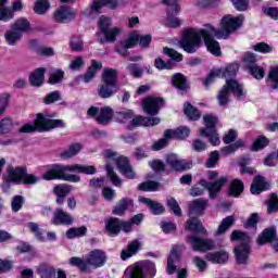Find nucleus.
Wrapping results in <instances>:
<instances>
[{
  "mask_svg": "<svg viewBox=\"0 0 278 278\" xmlns=\"http://www.w3.org/2000/svg\"><path fill=\"white\" fill-rule=\"evenodd\" d=\"M207 25H204L201 29L187 28L182 33V38L179 42L181 49L187 53H197L201 46L203 45V39L205 47L212 55L216 58L220 56V43L214 39L216 37L215 33L205 31Z\"/></svg>",
  "mask_w": 278,
  "mask_h": 278,
  "instance_id": "obj_1",
  "label": "nucleus"
},
{
  "mask_svg": "<svg viewBox=\"0 0 278 278\" xmlns=\"http://www.w3.org/2000/svg\"><path fill=\"white\" fill-rule=\"evenodd\" d=\"M105 252L101 250H93L87 256V266H93V268H101L105 264Z\"/></svg>",
  "mask_w": 278,
  "mask_h": 278,
  "instance_id": "obj_22",
  "label": "nucleus"
},
{
  "mask_svg": "<svg viewBox=\"0 0 278 278\" xmlns=\"http://www.w3.org/2000/svg\"><path fill=\"white\" fill-rule=\"evenodd\" d=\"M113 118L119 124L128 123V129H134V127H155V125H160V117L134 116V111L131 110L116 112Z\"/></svg>",
  "mask_w": 278,
  "mask_h": 278,
  "instance_id": "obj_3",
  "label": "nucleus"
},
{
  "mask_svg": "<svg viewBox=\"0 0 278 278\" xmlns=\"http://www.w3.org/2000/svg\"><path fill=\"white\" fill-rule=\"evenodd\" d=\"M243 21L244 17L242 15H225L220 20V29L212 26L211 24H206V29L204 31L215 34V38L227 39L229 36H231V34L242 26Z\"/></svg>",
  "mask_w": 278,
  "mask_h": 278,
  "instance_id": "obj_4",
  "label": "nucleus"
},
{
  "mask_svg": "<svg viewBox=\"0 0 278 278\" xmlns=\"http://www.w3.org/2000/svg\"><path fill=\"white\" fill-rule=\"evenodd\" d=\"M37 273L41 278H55V268L49 265H40Z\"/></svg>",
  "mask_w": 278,
  "mask_h": 278,
  "instance_id": "obj_44",
  "label": "nucleus"
},
{
  "mask_svg": "<svg viewBox=\"0 0 278 278\" xmlns=\"http://www.w3.org/2000/svg\"><path fill=\"white\" fill-rule=\"evenodd\" d=\"M71 190H73V187L71 185L62 184V185H56L53 188V192L55 197H68Z\"/></svg>",
  "mask_w": 278,
  "mask_h": 278,
  "instance_id": "obj_54",
  "label": "nucleus"
},
{
  "mask_svg": "<svg viewBox=\"0 0 278 278\" xmlns=\"http://www.w3.org/2000/svg\"><path fill=\"white\" fill-rule=\"evenodd\" d=\"M185 229L187 231H193L199 233H205V228L203 224L195 216H189V219L186 222Z\"/></svg>",
  "mask_w": 278,
  "mask_h": 278,
  "instance_id": "obj_31",
  "label": "nucleus"
},
{
  "mask_svg": "<svg viewBox=\"0 0 278 278\" xmlns=\"http://www.w3.org/2000/svg\"><path fill=\"white\" fill-rule=\"evenodd\" d=\"M233 216H228L226 218H224L215 233V236H220L223 233H225V231H227V229H229V227H231V225H233Z\"/></svg>",
  "mask_w": 278,
  "mask_h": 278,
  "instance_id": "obj_55",
  "label": "nucleus"
},
{
  "mask_svg": "<svg viewBox=\"0 0 278 278\" xmlns=\"http://www.w3.org/2000/svg\"><path fill=\"white\" fill-rule=\"evenodd\" d=\"M170 136L166 137V130L164 132V137L154 141L151 146L152 151H162V149H166L168 147V142H170Z\"/></svg>",
  "mask_w": 278,
  "mask_h": 278,
  "instance_id": "obj_46",
  "label": "nucleus"
},
{
  "mask_svg": "<svg viewBox=\"0 0 278 278\" xmlns=\"http://www.w3.org/2000/svg\"><path fill=\"white\" fill-rule=\"evenodd\" d=\"M242 147H244V141H242V139H239L235 143L222 148L220 151L223 155H231V153H236V151Z\"/></svg>",
  "mask_w": 278,
  "mask_h": 278,
  "instance_id": "obj_52",
  "label": "nucleus"
},
{
  "mask_svg": "<svg viewBox=\"0 0 278 278\" xmlns=\"http://www.w3.org/2000/svg\"><path fill=\"white\" fill-rule=\"evenodd\" d=\"M62 79H64V71L52 70L49 73L48 84H50L51 86H55V84H60V81H62Z\"/></svg>",
  "mask_w": 278,
  "mask_h": 278,
  "instance_id": "obj_43",
  "label": "nucleus"
},
{
  "mask_svg": "<svg viewBox=\"0 0 278 278\" xmlns=\"http://www.w3.org/2000/svg\"><path fill=\"white\" fill-rule=\"evenodd\" d=\"M239 70H240V65H238V63H232L226 66L225 68H218L217 71H222L224 73L222 78L225 77L227 81V79H236L233 77L238 74Z\"/></svg>",
  "mask_w": 278,
  "mask_h": 278,
  "instance_id": "obj_39",
  "label": "nucleus"
},
{
  "mask_svg": "<svg viewBox=\"0 0 278 278\" xmlns=\"http://www.w3.org/2000/svg\"><path fill=\"white\" fill-rule=\"evenodd\" d=\"M206 262L211 264H227L229 262V252L222 250L217 252H210L205 255Z\"/></svg>",
  "mask_w": 278,
  "mask_h": 278,
  "instance_id": "obj_24",
  "label": "nucleus"
},
{
  "mask_svg": "<svg viewBox=\"0 0 278 278\" xmlns=\"http://www.w3.org/2000/svg\"><path fill=\"white\" fill-rule=\"evenodd\" d=\"M203 123L205 128L202 129H205L206 131H214L216 130V125H218V117L214 114H205L203 116Z\"/></svg>",
  "mask_w": 278,
  "mask_h": 278,
  "instance_id": "obj_41",
  "label": "nucleus"
},
{
  "mask_svg": "<svg viewBox=\"0 0 278 278\" xmlns=\"http://www.w3.org/2000/svg\"><path fill=\"white\" fill-rule=\"evenodd\" d=\"M64 127V121L51 119L49 115L38 113L34 124H25L20 128V134H34V131H50V129H58Z\"/></svg>",
  "mask_w": 278,
  "mask_h": 278,
  "instance_id": "obj_5",
  "label": "nucleus"
},
{
  "mask_svg": "<svg viewBox=\"0 0 278 278\" xmlns=\"http://www.w3.org/2000/svg\"><path fill=\"white\" fill-rule=\"evenodd\" d=\"M187 242L191 244L193 251L205 253V251H214L216 243L212 239H201L194 235L187 238Z\"/></svg>",
  "mask_w": 278,
  "mask_h": 278,
  "instance_id": "obj_15",
  "label": "nucleus"
},
{
  "mask_svg": "<svg viewBox=\"0 0 278 278\" xmlns=\"http://www.w3.org/2000/svg\"><path fill=\"white\" fill-rule=\"evenodd\" d=\"M147 273L149 277L153 278L157 275V268L155 263L151 261H140L129 265L125 271V278H147Z\"/></svg>",
  "mask_w": 278,
  "mask_h": 278,
  "instance_id": "obj_9",
  "label": "nucleus"
},
{
  "mask_svg": "<svg viewBox=\"0 0 278 278\" xmlns=\"http://www.w3.org/2000/svg\"><path fill=\"white\" fill-rule=\"evenodd\" d=\"M230 240L231 242L240 243L235 248L237 264H247L249 262V255H251V237L240 230H233L230 235Z\"/></svg>",
  "mask_w": 278,
  "mask_h": 278,
  "instance_id": "obj_8",
  "label": "nucleus"
},
{
  "mask_svg": "<svg viewBox=\"0 0 278 278\" xmlns=\"http://www.w3.org/2000/svg\"><path fill=\"white\" fill-rule=\"evenodd\" d=\"M179 260V253L177 252V248H174L170 251L169 257L167 260V274L173 275L177 270V266H175V262Z\"/></svg>",
  "mask_w": 278,
  "mask_h": 278,
  "instance_id": "obj_40",
  "label": "nucleus"
},
{
  "mask_svg": "<svg viewBox=\"0 0 278 278\" xmlns=\"http://www.w3.org/2000/svg\"><path fill=\"white\" fill-rule=\"evenodd\" d=\"M268 188H270V184L266 181V178L258 176L254 178L250 191L252 194H261V192L268 190Z\"/></svg>",
  "mask_w": 278,
  "mask_h": 278,
  "instance_id": "obj_28",
  "label": "nucleus"
},
{
  "mask_svg": "<svg viewBox=\"0 0 278 278\" xmlns=\"http://www.w3.org/2000/svg\"><path fill=\"white\" fill-rule=\"evenodd\" d=\"M184 112L189 121H199L201 118V112L190 103H185Z\"/></svg>",
  "mask_w": 278,
  "mask_h": 278,
  "instance_id": "obj_42",
  "label": "nucleus"
},
{
  "mask_svg": "<svg viewBox=\"0 0 278 278\" xmlns=\"http://www.w3.org/2000/svg\"><path fill=\"white\" fill-rule=\"evenodd\" d=\"M172 84L177 88L178 90H186L188 88V83L186 81V77H184L181 74H175L172 77Z\"/></svg>",
  "mask_w": 278,
  "mask_h": 278,
  "instance_id": "obj_48",
  "label": "nucleus"
},
{
  "mask_svg": "<svg viewBox=\"0 0 278 278\" xmlns=\"http://www.w3.org/2000/svg\"><path fill=\"white\" fill-rule=\"evenodd\" d=\"M266 242H270L275 251H278V238H277V230L271 227L267 228L263 231L262 235L257 238V244H266Z\"/></svg>",
  "mask_w": 278,
  "mask_h": 278,
  "instance_id": "obj_20",
  "label": "nucleus"
},
{
  "mask_svg": "<svg viewBox=\"0 0 278 278\" xmlns=\"http://www.w3.org/2000/svg\"><path fill=\"white\" fill-rule=\"evenodd\" d=\"M268 144H270V140L267 137L258 136L252 144V151H262V149H266Z\"/></svg>",
  "mask_w": 278,
  "mask_h": 278,
  "instance_id": "obj_47",
  "label": "nucleus"
},
{
  "mask_svg": "<svg viewBox=\"0 0 278 278\" xmlns=\"http://www.w3.org/2000/svg\"><path fill=\"white\" fill-rule=\"evenodd\" d=\"M207 208V200L197 199L189 205V216H202Z\"/></svg>",
  "mask_w": 278,
  "mask_h": 278,
  "instance_id": "obj_26",
  "label": "nucleus"
},
{
  "mask_svg": "<svg viewBox=\"0 0 278 278\" xmlns=\"http://www.w3.org/2000/svg\"><path fill=\"white\" fill-rule=\"evenodd\" d=\"M152 40L153 36H151V34L142 35L140 30H132L117 47V52L125 58L127 55V49H134L136 45H139L141 49H149V47H151Z\"/></svg>",
  "mask_w": 278,
  "mask_h": 278,
  "instance_id": "obj_7",
  "label": "nucleus"
},
{
  "mask_svg": "<svg viewBox=\"0 0 278 278\" xmlns=\"http://www.w3.org/2000/svg\"><path fill=\"white\" fill-rule=\"evenodd\" d=\"M7 173V181H11L16 186L21 184L34 186L40 181L39 176H37L36 174H28L25 167H9Z\"/></svg>",
  "mask_w": 278,
  "mask_h": 278,
  "instance_id": "obj_10",
  "label": "nucleus"
},
{
  "mask_svg": "<svg viewBox=\"0 0 278 278\" xmlns=\"http://www.w3.org/2000/svg\"><path fill=\"white\" fill-rule=\"evenodd\" d=\"M134 206V200L131 199H122L113 208V214L115 216H123L129 207Z\"/></svg>",
  "mask_w": 278,
  "mask_h": 278,
  "instance_id": "obj_33",
  "label": "nucleus"
},
{
  "mask_svg": "<svg viewBox=\"0 0 278 278\" xmlns=\"http://www.w3.org/2000/svg\"><path fill=\"white\" fill-rule=\"evenodd\" d=\"M12 127H14V123L10 118L5 117L0 121V134H10Z\"/></svg>",
  "mask_w": 278,
  "mask_h": 278,
  "instance_id": "obj_61",
  "label": "nucleus"
},
{
  "mask_svg": "<svg viewBox=\"0 0 278 278\" xmlns=\"http://www.w3.org/2000/svg\"><path fill=\"white\" fill-rule=\"evenodd\" d=\"M118 90H121L119 86L102 83L98 89V94L101 99H110L111 97H114Z\"/></svg>",
  "mask_w": 278,
  "mask_h": 278,
  "instance_id": "obj_29",
  "label": "nucleus"
},
{
  "mask_svg": "<svg viewBox=\"0 0 278 278\" xmlns=\"http://www.w3.org/2000/svg\"><path fill=\"white\" fill-rule=\"evenodd\" d=\"M242 190H244V184L241 180L235 179L230 185L229 193L231 197H240Z\"/></svg>",
  "mask_w": 278,
  "mask_h": 278,
  "instance_id": "obj_51",
  "label": "nucleus"
},
{
  "mask_svg": "<svg viewBox=\"0 0 278 278\" xmlns=\"http://www.w3.org/2000/svg\"><path fill=\"white\" fill-rule=\"evenodd\" d=\"M5 1L7 0H0V3H5ZM11 18H14V12H12V9L9 7H0V21L8 23Z\"/></svg>",
  "mask_w": 278,
  "mask_h": 278,
  "instance_id": "obj_50",
  "label": "nucleus"
},
{
  "mask_svg": "<svg viewBox=\"0 0 278 278\" xmlns=\"http://www.w3.org/2000/svg\"><path fill=\"white\" fill-rule=\"evenodd\" d=\"M165 136L173 140H186L188 136H190V128L187 126H179L176 129H167L165 130Z\"/></svg>",
  "mask_w": 278,
  "mask_h": 278,
  "instance_id": "obj_27",
  "label": "nucleus"
},
{
  "mask_svg": "<svg viewBox=\"0 0 278 278\" xmlns=\"http://www.w3.org/2000/svg\"><path fill=\"white\" fill-rule=\"evenodd\" d=\"M86 233H88V228H86V226H81L78 228H71L66 231V238H70V239L81 238Z\"/></svg>",
  "mask_w": 278,
  "mask_h": 278,
  "instance_id": "obj_49",
  "label": "nucleus"
},
{
  "mask_svg": "<svg viewBox=\"0 0 278 278\" xmlns=\"http://www.w3.org/2000/svg\"><path fill=\"white\" fill-rule=\"evenodd\" d=\"M23 203H25V198H23V195H14L11 202V207L13 212L21 211V207H23Z\"/></svg>",
  "mask_w": 278,
  "mask_h": 278,
  "instance_id": "obj_63",
  "label": "nucleus"
},
{
  "mask_svg": "<svg viewBox=\"0 0 278 278\" xmlns=\"http://www.w3.org/2000/svg\"><path fill=\"white\" fill-rule=\"evenodd\" d=\"M116 79H118V72H116V70L104 68L102 74V84H109L110 86H118Z\"/></svg>",
  "mask_w": 278,
  "mask_h": 278,
  "instance_id": "obj_34",
  "label": "nucleus"
},
{
  "mask_svg": "<svg viewBox=\"0 0 278 278\" xmlns=\"http://www.w3.org/2000/svg\"><path fill=\"white\" fill-rule=\"evenodd\" d=\"M253 50L257 53H273V47L266 42H258L253 46Z\"/></svg>",
  "mask_w": 278,
  "mask_h": 278,
  "instance_id": "obj_64",
  "label": "nucleus"
},
{
  "mask_svg": "<svg viewBox=\"0 0 278 278\" xmlns=\"http://www.w3.org/2000/svg\"><path fill=\"white\" fill-rule=\"evenodd\" d=\"M103 5L116 8V5H118V0H93L90 8L85 11L86 16H97Z\"/></svg>",
  "mask_w": 278,
  "mask_h": 278,
  "instance_id": "obj_19",
  "label": "nucleus"
},
{
  "mask_svg": "<svg viewBox=\"0 0 278 278\" xmlns=\"http://www.w3.org/2000/svg\"><path fill=\"white\" fill-rule=\"evenodd\" d=\"M166 164L174 170H188L190 168V163H187L186 160H180L177 154L173 153L166 156Z\"/></svg>",
  "mask_w": 278,
  "mask_h": 278,
  "instance_id": "obj_23",
  "label": "nucleus"
},
{
  "mask_svg": "<svg viewBox=\"0 0 278 278\" xmlns=\"http://www.w3.org/2000/svg\"><path fill=\"white\" fill-rule=\"evenodd\" d=\"M163 3L164 5H168L169 8L167 11V20L165 22V25H167V27H179L181 25V21L175 17V15L180 12L177 0H163Z\"/></svg>",
  "mask_w": 278,
  "mask_h": 278,
  "instance_id": "obj_16",
  "label": "nucleus"
},
{
  "mask_svg": "<svg viewBox=\"0 0 278 278\" xmlns=\"http://www.w3.org/2000/svg\"><path fill=\"white\" fill-rule=\"evenodd\" d=\"M13 27L16 31H20V34L29 31V22L26 18H20L13 24Z\"/></svg>",
  "mask_w": 278,
  "mask_h": 278,
  "instance_id": "obj_59",
  "label": "nucleus"
},
{
  "mask_svg": "<svg viewBox=\"0 0 278 278\" xmlns=\"http://www.w3.org/2000/svg\"><path fill=\"white\" fill-rule=\"evenodd\" d=\"M106 172L109 175V178L111 179L113 186H116L117 188H121L123 186V180L114 173V169H112L111 165H106Z\"/></svg>",
  "mask_w": 278,
  "mask_h": 278,
  "instance_id": "obj_60",
  "label": "nucleus"
},
{
  "mask_svg": "<svg viewBox=\"0 0 278 278\" xmlns=\"http://www.w3.org/2000/svg\"><path fill=\"white\" fill-rule=\"evenodd\" d=\"M225 74L223 71L215 70L208 74V76L203 80V85L208 88V86H212L216 79L223 78Z\"/></svg>",
  "mask_w": 278,
  "mask_h": 278,
  "instance_id": "obj_53",
  "label": "nucleus"
},
{
  "mask_svg": "<svg viewBox=\"0 0 278 278\" xmlns=\"http://www.w3.org/2000/svg\"><path fill=\"white\" fill-rule=\"evenodd\" d=\"M227 184L226 177H219L215 182L211 184L205 179L200 180V184L193 187L190 191L191 197H201L205 192L208 191L211 199H216L218 197V192H220V188H223Z\"/></svg>",
  "mask_w": 278,
  "mask_h": 278,
  "instance_id": "obj_11",
  "label": "nucleus"
},
{
  "mask_svg": "<svg viewBox=\"0 0 278 278\" xmlns=\"http://www.w3.org/2000/svg\"><path fill=\"white\" fill-rule=\"evenodd\" d=\"M105 156L108 160L115 162L119 173L124 175L126 179H136V173L134 172V168H131V165H129V160H127V157L118 156V154L112 150H106Z\"/></svg>",
  "mask_w": 278,
  "mask_h": 278,
  "instance_id": "obj_13",
  "label": "nucleus"
},
{
  "mask_svg": "<svg viewBox=\"0 0 278 278\" xmlns=\"http://www.w3.org/2000/svg\"><path fill=\"white\" fill-rule=\"evenodd\" d=\"M50 8H51V3L49 2V0H38L35 3L34 12L40 15L47 14Z\"/></svg>",
  "mask_w": 278,
  "mask_h": 278,
  "instance_id": "obj_45",
  "label": "nucleus"
},
{
  "mask_svg": "<svg viewBox=\"0 0 278 278\" xmlns=\"http://www.w3.org/2000/svg\"><path fill=\"white\" fill-rule=\"evenodd\" d=\"M139 203H143L144 205H148L152 214H155V215L164 214V206L157 202L152 201L151 199L139 197Z\"/></svg>",
  "mask_w": 278,
  "mask_h": 278,
  "instance_id": "obj_35",
  "label": "nucleus"
},
{
  "mask_svg": "<svg viewBox=\"0 0 278 278\" xmlns=\"http://www.w3.org/2000/svg\"><path fill=\"white\" fill-rule=\"evenodd\" d=\"M70 265L76 266V268H79L80 270H83V273L88 271V262L81 260L80 257L70 258Z\"/></svg>",
  "mask_w": 278,
  "mask_h": 278,
  "instance_id": "obj_56",
  "label": "nucleus"
},
{
  "mask_svg": "<svg viewBox=\"0 0 278 278\" xmlns=\"http://www.w3.org/2000/svg\"><path fill=\"white\" fill-rule=\"evenodd\" d=\"M105 229L111 236H118L121 232V219L110 218L105 224Z\"/></svg>",
  "mask_w": 278,
  "mask_h": 278,
  "instance_id": "obj_36",
  "label": "nucleus"
},
{
  "mask_svg": "<svg viewBox=\"0 0 278 278\" xmlns=\"http://www.w3.org/2000/svg\"><path fill=\"white\" fill-rule=\"evenodd\" d=\"M162 105H164V100L162 98L148 97L143 100V111L147 114H157Z\"/></svg>",
  "mask_w": 278,
  "mask_h": 278,
  "instance_id": "obj_21",
  "label": "nucleus"
},
{
  "mask_svg": "<svg viewBox=\"0 0 278 278\" xmlns=\"http://www.w3.org/2000/svg\"><path fill=\"white\" fill-rule=\"evenodd\" d=\"M21 38H23V34L16 30L13 26L4 33V40L10 47L18 45V42H21Z\"/></svg>",
  "mask_w": 278,
  "mask_h": 278,
  "instance_id": "obj_30",
  "label": "nucleus"
},
{
  "mask_svg": "<svg viewBox=\"0 0 278 278\" xmlns=\"http://www.w3.org/2000/svg\"><path fill=\"white\" fill-rule=\"evenodd\" d=\"M29 83L35 88H40V86H42L45 84V68L40 67V68L35 70L29 75Z\"/></svg>",
  "mask_w": 278,
  "mask_h": 278,
  "instance_id": "obj_32",
  "label": "nucleus"
},
{
  "mask_svg": "<svg viewBox=\"0 0 278 278\" xmlns=\"http://www.w3.org/2000/svg\"><path fill=\"white\" fill-rule=\"evenodd\" d=\"M52 225H73V216L62 208H56L53 213Z\"/></svg>",
  "mask_w": 278,
  "mask_h": 278,
  "instance_id": "obj_25",
  "label": "nucleus"
},
{
  "mask_svg": "<svg viewBox=\"0 0 278 278\" xmlns=\"http://www.w3.org/2000/svg\"><path fill=\"white\" fill-rule=\"evenodd\" d=\"M86 62L83 56H75L70 63V68L71 71H79L80 68H84Z\"/></svg>",
  "mask_w": 278,
  "mask_h": 278,
  "instance_id": "obj_62",
  "label": "nucleus"
},
{
  "mask_svg": "<svg viewBox=\"0 0 278 278\" xmlns=\"http://www.w3.org/2000/svg\"><path fill=\"white\" fill-rule=\"evenodd\" d=\"M90 118H94L99 125H110L114 121V109L112 106H91L87 111Z\"/></svg>",
  "mask_w": 278,
  "mask_h": 278,
  "instance_id": "obj_12",
  "label": "nucleus"
},
{
  "mask_svg": "<svg viewBox=\"0 0 278 278\" xmlns=\"http://www.w3.org/2000/svg\"><path fill=\"white\" fill-rule=\"evenodd\" d=\"M111 25H112V20L105 16L100 17L99 29L101 34H103L104 40H106V42H115L116 36H121L123 34V28L121 27L110 28Z\"/></svg>",
  "mask_w": 278,
  "mask_h": 278,
  "instance_id": "obj_14",
  "label": "nucleus"
},
{
  "mask_svg": "<svg viewBox=\"0 0 278 278\" xmlns=\"http://www.w3.org/2000/svg\"><path fill=\"white\" fill-rule=\"evenodd\" d=\"M43 168L45 172L41 175V179H43V181H55L59 179L61 181L79 184V181H81V177L68 173H81L83 175H94V173H97L96 166L81 164H51Z\"/></svg>",
  "mask_w": 278,
  "mask_h": 278,
  "instance_id": "obj_2",
  "label": "nucleus"
},
{
  "mask_svg": "<svg viewBox=\"0 0 278 278\" xmlns=\"http://www.w3.org/2000/svg\"><path fill=\"white\" fill-rule=\"evenodd\" d=\"M143 242L140 239H135L130 241L126 249L122 250L121 253V260L123 262L129 260L130 257H134V255H138L140 251H142Z\"/></svg>",
  "mask_w": 278,
  "mask_h": 278,
  "instance_id": "obj_18",
  "label": "nucleus"
},
{
  "mask_svg": "<svg viewBox=\"0 0 278 278\" xmlns=\"http://www.w3.org/2000/svg\"><path fill=\"white\" fill-rule=\"evenodd\" d=\"M77 16V11L68 7H60L54 13L55 23H71Z\"/></svg>",
  "mask_w": 278,
  "mask_h": 278,
  "instance_id": "obj_17",
  "label": "nucleus"
},
{
  "mask_svg": "<svg viewBox=\"0 0 278 278\" xmlns=\"http://www.w3.org/2000/svg\"><path fill=\"white\" fill-rule=\"evenodd\" d=\"M230 94H233L238 101L247 99V90L242 84L236 79H227L217 94V101L220 106H225L231 101Z\"/></svg>",
  "mask_w": 278,
  "mask_h": 278,
  "instance_id": "obj_6",
  "label": "nucleus"
},
{
  "mask_svg": "<svg viewBox=\"0 0 278 278\" xmlns=\"http://www.w3.org/2000/svg\"><path fill=\"white\" fill-rule=\"evenodd\" d=\"M268 81L274 90L278 88V66L271 67L268 74Z\"/></svg>",
  "mask_w": 278,
  "mask_h": 278,
  "instance_id": "obj_57",
  "label": "nucleus"
},
{
  "mask_svg": "<svg viewBox=\"0 0 278 278\" xmlns=\"http://www.w3.org/2000/svg\"><path fill=\"white\" fill-rule=\"evenodd\" d=\"M83 149L81 143H72L70 148L65 151H63L60 156L63 160H71V157H75Z\"/></svg>",
  "mask_w": 278,
  "mask_h": 278,
  "instance_id": "obj_37",
  "label": "nucleus"
},
{
  "mask_svg": "<svg viewBox=\"0 0 278 278\" xmlns=\"http://www.w3.org/2000/svg\"><path fill=\"white\" fill-rule=\"evenodd\" d=\"M267 212L268 214H275L278 212V197L277 194H271L267 200Z\"/></svg>",
  "mask_w": 278,
  "mask_h": 278,
  "instance_id": "obj_58",
  "label": "nucleus"
},
{
  "mask_svg": "<svg viewBox=\"0 0 278 278\" xmlns=\"http://www.w3.org/2000/svg\"><path fill=\"white\" fill-rule=\"evenodd\" d=\"M200 136H203L204 138H208V141L213 147H218L220 144V137L218 136V132L216 130H206L203 128H200Z\"/></svg>",
  "mask_w": 278,
  "mask_h": 278,
  "instance_id": "obj_38",
  "label": "nucleus"
}]
</instances>
